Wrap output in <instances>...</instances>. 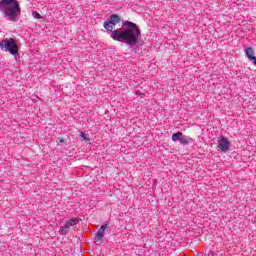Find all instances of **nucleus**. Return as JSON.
I'll list each match as a JSON object with an SVG mask.
<instances>
[{"label":"nucleus","instance_id":"f257e3e1","mask_svg":"<svg viewBox=\"0 0 256 256\" xmlns=\"http://www.w3.org/2000/svg\"><path fill=\"white\" fill-rule=\"evenodd\" d=\"M123 30L115 29V24H112L111 21L104 22V29L111 31V38L114 41H119L120 43H125V45H129V47H135L139 40L141 39V29L137 24L131 21H125L123 23Z\"/></svg>","mask_w":256,"mask_h":256},{"label":"nucleus","instance_id":"9b49d317","mask_svg":"<svg viewBox=\"0 0 256 256\" xmlns=\"http://www.w3.org/2000/svg\"><path fill=\"white\" fill-rule=\"evenodd\" d=\"M67 139H68V137H58V144H60V145H65L66 143H67Z\"/></svg>","mask_w":256,"mask_h":256},{"label":"nucleus","instance_id":"20e7f679","mask_svg":"<svg viewBox=\"0 0 256 256\" xmlns=\"http://www.w3.org/2000/svg\"><path fill=\"white\" fill-rule=\"evenodd\" d=\"M78 223H79V219L71 218L65 223L64 227L60 229V235H67V233H69V229H71L72 227H75V225H78Z\"/></svg>","mask_w":256,"mask_h":256},{"label":"nucleus","instance_id":"39448f33","mask_svg":"<svg viewBox=\"0 0 256 256\" xmlns=\"http://www.w3.org/2000/svg\"><path fill=\"white\" fill-rule=\"evenodd\" d=\"M219 147L220 150L225 153L226 151H229V147H231V142L227 140V138L222 136L219 141Z\"/></svg>","mask_w":256,"mask_h":256},{"label":"nucleus","instance_id":"6e6552de","mask_svg":"<svg viewBox=\"0 0 256 256\" xmlns=\"http://www.w3.org/2000/svg\"><path fill=\"white\" fill-rule=\"evenodd\" d=\"M110 23L112 25H118V23H121V16L117 15V14H112L110 16V19H109Z\"/></svg>","mask_w":256,"mask_h":256},{"label":"nucleus","instance_id":"0eeeda50","mask_svg":"<svg viewBox=\"0 0 256 256\" xmlns=\"http://www.w3.org/2000/svg\"><path fill=\"white\" fill-rule=\"evenodd\" d=\"M246 56L248 57L249 61H252L253 65L256 66V57L253 48L249 47L246 49Z\"/></svg>","mask_w":256,"mask_h":256},{"label":"nucleus","instance_id":"ddd939ff","mask_svg":"<svg viewBox=\"0 0 256 256\" xmlns=\"http://www.w3.org/2000/svg\"><path fill=\"white\" fill-rule=\"evenodd\" d=\"M32 16L34 19H43V16H41L37 11L32 12Z\"/></svg>","mask_w":256,"mask_h":256},{"label":"nucleus","instance_id":"f8f14e48","mask_svg":"<svg viewBox=\"0 0 256 256\" xmlns=\"http://www.w3.org/2000/svg\"><path fill=\"white\" fill-rule=\"evenodd\" d=\"M80 139L81 141H85L86 143H88L89 141V137H87V135H85V133L80 132Z\"/></svg>","mask_w":256,"mask_h":256},{"label":"nucleus","instance_id":"f03ea898","mask_svg":"<svg viewBox=\"0 0 256 256\" xmlns=\"http://www.w3.org/2000/svg\"><path fill=\"white\" fill-rule=\"evenodd\" d=\"M0 13L8 17L9 21H17L18 15H21V8L17 0H1Z\"/></svg>","mask_w":256,"mask_h":256},{"label":"nucleus","instance_id":"1a4fd4ad","mask_svg":"<svg viewBox=\"0 0 256 256\" xmlns=\"http://www.w3.org/2000/svg\"><path fill=\"white\" fill-rule=\"evenodd\" d=\"M183 136V133L181 132H178V133H174L172 135V141H180L181 140V137Z\"/></svg>","mask_w":256,"mask_h":256},{"label":"nucleus","instance_id":"423d86ee","mask_svg":"<svg viewBox=\"0 0 256 256\" xmlns=\"http://www.w3.org/2000/svg\"><path fill=\"white\" fill-rule=\"evenodd\" d=\"M108 227H109L108 224H104L100 227L96 236V241H102L103 237H105V231L107 230Z\"/></svg>","mask_w":256,"mask_h":256},{"label":"nucleus","instance_id":"7ed1b4c3","mask_svg":"<svg viewBox=\"0 0 256 256\" xmlns=\"http://www.w3.org/2000/svg\"><path fill=\"white\" fill-rule=\"evenodd\" d=\"M0 49L2 51H8L11 55H17L19 53V46L13 38H6L0 42Z\"/></svg>","mask_w":256,"mask_h":256},{"label":"nucleus","instance_id":"9d476101","mask_svg":"<svg viewBox=\"0 0 256 256\" xmlns=\"http://www.w3.org/2000/svg\"><path fill=\"white\" fill-rule=\"evenodd\" d=\"M181 145H189V139L185 138L182 134V137H180V141Z\"/></svg>","mask_w":256,"mask_h":256}]
</instances>
